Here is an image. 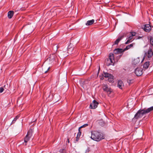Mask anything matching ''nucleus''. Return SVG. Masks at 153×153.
Masks as SVG:
<instances>
[{
    "label": "nucleus",
    "mask_w": 153,
    "mask_h": 153,
    "mask_svg": "<svg viewBox=\"0 0 153 153\" xmlns=\"http://www.w3.org/2000/svg\"><path fill=\"white\" fill-rule=\"evenodd\" d=\"M103 76H104L106 78H109V77H112V75L109 74L107 72H103Z\"/></svg>",
    "instance_id": "a211bd4d"
},
{
    "label": "nucleus",
    "mask_w": 153,
    "mask_h": 153,
    "mask_svg": "<svg viewBox=\"0 0 153 153\" xmlns=\"http://www.w3.org/2000/svg\"><path fill=\"white\" fill-rule=\"evenodd\" d=\"M133 44H131L129 45H127L126 47V48H125L124 49V51H126V50L128 49H129L131 47H133Z\"/></svg>",
    "instance_id": "4be33fe9"
},
{
    "label": "nucleus",
    "mask_w": 153,
    "mask_h": 153,
    "mask_svg": "<svg viewBox=\"0 0 153 153\" xmlns=\"http://www.w3.org/2000/svg\"><path fill=\"white\" fill-rule=\"evenodd\" d=\"M33 131L32 129L30 128L28 131L27 134L26 135H27L28 136L31 138L32 136L33 133Z\"/></svg>",
    "instance_id": "dca6fc26"
},
{
    "label": "nucleus",
    "mask_w": 153,
    "mask_h": 153,
    "mask_svg": "<svg viewBox=\"0 0 153 153\" xmlns=\"http://www.w3.org/2000/svg\"><path fill=\"white\" fill-rule=\"evenodd\" d=\"M153 52L152 51V49L151 48H149L148 50L147 53L146 52L145 53L144 57L143 58V60L145 59V57L147 56L148 58L147 60H150L151 59V57L153 56Z\"/></svg>",
    "instance_id": "7ed1b4c3"
},
{
    "label": "nucleus",
    "mask_w": 153,
    "mask_h": 153,
    "mask_svg": "<svg viewBox=\"0 0 153 153\" xmlns=\"http://www.w3.org/2000/svg\"><path fill=\"white\" fill-rule=\"evenodd\" d=\"M134 82V80L133 79H128L127 80V82L129 85H130L131 83H132Z\"/></svg>",
    "instance_id": "a878e982"
},
{
    "label": "nucleus",
    "mask_w": 153,
    "mask_h": 153,
    "mask_svg": "<svg viewBox=\"0 0 153 153\" xmlns=\"http://www.w3.org/2000/svg\"><path fill=\"white\" fill-rule=\"evenodd\" d=\"M4 88L3 87H1L0 88V93H2L4 91Z\"/></svg>",
    "instance_id": "7c9ffc66"
},
{
    "label": "nucleus",
    "mask_w": 153,
    "mask_h": 153,
    "mask_svg": "<svg viewBox=\"0 0 153 153\" xmlns=\"http://www.w3.org/2000/svg\"><path fill=\"white\" fill-rule=\"evenodd\" d=\"M109 59L108 61H109L110 63H109L108 65H114V54L112 53H110L109 54Z\"/></svg>",
    "instance_id": "39448f33"
},
{
    "label": "nucleus",
    "mask_w": 153,
    "mask_h": 153,
    "mask_svg": "<svg viewBox=\"0 0 153 153\" xmlns=\"http://www.w3.org/2000/svg\"><path fill=\"white\" fill-rule=\"evenodd\" d=\"M145 114L144 109H140L135 115L134 118L136 119H138L142 117Z\"/></svg>",
    "instance_id": "f03ea898"
},
{
    "label": "nucleus",
    "mask_w": 153,
    "mask_h": 153,
    "mask_svg": "<svg viewBox=\"0 0 153 153\" xmlns=\"http://www.w3.org/2000/svg\"><path fill=\"white\" fill-rule=\"evenodd\" d=\"M149 38L151 46H153V37L150 36L149 37Z\"/></svg>",
    "instance_id": "5701e85b"
},
{
    "label": "nucleus",
    "mask_w": 153,
    "mask_h": 153,
    "mask_svg": "<svg viewBox=\"0 0 153 153\" xmlns=\"http://www.w3.org/2000/svg\"><path fill=\"white\" fill-rule=\"evenodd\" d=\"M94 22V19H92L88 21L85 25L87 26L93 24Z\"/></svg>",
    "instance_id": "f3484780"
},
{
    "label": "nucleus",
    "mask_w": 153,
    "mask_h": 153,
    "mask_svg": "<svg viewBox=\"0 0 153 153\" xmlns=\"http://www.w3.org/2000/svg\"><path fill=\"white\" fill-rule=\"evenodd\" d=\"M123 36H121L115 40L114 42V43L113 44V45H117L120 41L124 38Z\"/></svg>",
    "instance_id": "f8f14e48"
},
{
    "label": "nucleus",
    "mask_w": 153,
    "mask_h": 153,
    "mask_svg": "<svg viewBox=\"0 0 153 153\" xmlns=\"http://www.w3.org/2000/svg\"><path fill=\"white\" fill-rule=\"evenodd\" d=\"M103 79V77H101L100 78V79L101 80H102V79Z\"/></svg>",
    "instance_id": "c9c22d12"
},
{
    "label": "nucleus",
    "mask_w": 153,
    "mask_h": 153,
    "mask_svg": "<svg viewBox=\"0 0 153 153\" xmlns=\"http://www.w3.org/2000/svg\"><path fill=\"white\" fill-rule=\"evenodd\" d=\"M88 126V124H84L83 125L81 126H80V127H79V129H80L81 128L85 127H86L87 126Z\"/></svg>",
    "instance_id": "bb28decb"
},
{
    "label": "nucleus",
    "mask_w": 153,
    "mask_h": 153,
    "mask_svg": "<svg viewBox=\"0 0 153 153\" xmlns=\"http://www.w3.org/2000/svg\"><path fill=\"white\" fill-rule=\"evenodd\" d=\"M149 65V61L146 62L143 65V68L144 69H147Z\"/></svg>",
    "instance_id": "2eb2a0df"
},
{
    "label": "nucleus",
    "mask_w": 153,
    "mask_h": 153,
    "mask_svg": "<svg viewBox=\"0 0 153 153\" xmlns=\"http://www.w3.org/2000/svg\"><path fill=\"white\" fill-rule=\"evenodd\" d=\"M135 73L137 76H140L143 74V70L141 68H137L135 71Z\"/></svg>",
    "instance_id": "6e6552de"
},
{
    "label": "nucleus",
    "mask_w": 153,
    "mask_h": 153,
    "mask_svg": "<svg viewBox=\"0 0 153 153\" xmlns=\"http://www.w3.org/2000/svg\"><path fill=\"white\" fill-rule=\"evenodd\" d=\"M79 132L78 133L77 135L79 137H80L81 134V131L80 129H78Z\"/></svg>",
    "instance_id": "c85d7f7f"
},
{
    "label": "nucleus",
    "mask_w": 153,
    "mask_h": 153,
    "mask_svg": "<svg viewBox=\"0 0 153 153\" xmlns=\"http://www.w3.org/2000/svg\"><path fill=\"white\" fill-rule=\"evenodd\" d=\"M104 91L107 93L108 95H109L113 92V90L110 88H109L107 85H105L103 87Z\"/></svg>",
    "instance_id": "20e7f679"
},
{
    "label": "nucleus",
    "mask_w": 153,
    "mask_h": 153,
    "mask_svg": "<svg viewBox=\"0 0 153 153\" xmlns=\"http://www.w3.org/2000/svg\"><path fill=\"white\" fill-rule=\"evenodd\" d=\"M56 56L55 54H52L50 55L49 58H48V60H49L50 61H53L55 59Z\"/></svg>",
    "instance_id": "9b49d317"
},
{
    "label": "nucleus",
    "mask_w": 153,
    "mask_h": 153,
    "mask_svg": "<svg viewBox=\"0 0 153 153\" xmlns=\"http://www.w3.org/2000/svg\"><path fill=\"white\" fill-rule=\"evenodd\" d=\"M59 56L60 58L62 59L66 57L68 55L66 52L61 51L59 53Z\"/></svg>",
    "instance_id": "1a4fd4ad"
},
{
    "label": "nucleus",
    "mask_w": 153,
    "mask_h": 153,
    "mask_svg": "<svg viewBox=\"0 0 153 153\" xmlns=\"http://www.w3.org/2000/svg\"><path fill=\"white\" fill-rule=\"evenodd\" d=\"M91 134V138L94 140L99 141L104 138L102 134L97 131H92Z\"/></svg>",
    "instance_id": "f257e3e1"
},
{
    "label": "nucleus",
    "mask_w": 153,
    "mask_h": 153,
    "mask_svg": "<svg viewBox=\"0 0 153 153\" xmlns=\"http://www.w3.org/2000/svg\"><path fill=\"white\" fill-rule=\"evenodd\" d=\"M19 117V116L18 115L16 116L15 117V118H14L13 120L12 121V122H11V125H12L14 123H15V122H16V120L18 119Z\"/></svg>",
    "instance_id": "b1692460"
},
{
    "label": "nucleus",
    "mask_w": 153,
    "mask_h": 153,
    "mask_svg": "<svg viewBox=\"0 0 153 153\" xmlns=\"http://www.w3.org/2000/svg\"><path fill=\"white\" fill-rule=\"evenodd\" d=\"M133 38L132 37V36H129L128 37V39L127 40V41L125 42V44H128L129 43L131 42H132L131 40Z\"/></svg>",
    "instance_id": "412c9836"
},
{
    "label": "nucleus",
    "mask_w": 153,
    "mask_h": 153,
    "mask_svg": "<svg viewBox=\"0 0 153 153\" xmlns=\"http://www.w3.org/2000/svg\"><path fill=\"white\" fill-rule=\"evenodd\" d=\"M114 76L112 75V77H109L108 78V81L109 82H114V79H113Z\"/></svg>",
    "instance_id": "393cba45"
},
{
    "label": "nucleus",
    "mask_w": 153,
    "mask_h": 153,
    "mask_svg": "<svg viewBox=\"0 0 153 153\" xmlns=\"http://www.w3.org/2000/svg\"><path fill=\"white\" fill-rule=\"evenodd\" d=\"M153 110V106L149 108H148L146 110H145L144 109V111H145V114L148 113L150 112H151V111H152Z\"/></svg>",
    "instance_id": "6ab92c4d"
},
{
    "label": "nucleus",
    "mask_w": 153,
    "mask_h": 153,
    "mask_svg": "<svg viewBox=\"0 0 153 153\" xmlns=\"http://www.w3.org/2000/svg\"><path fill=\"white\" fill-rule=\"evenodd\" d=\"M79 137H79V136H77H77L76 137V141H78L79 140Z\"/></svg>",
    "instance_id": "2f4dec72"
},
{
    "label": "nucleus",
    "mask_w": 153,
    "mask_h": 153,
    "mask_svg": "<svg viewBox=\"0 0 153 153\" xmlns=\"http://www.w3.org/2000/svg\"><path fill=\"white\" fill-rule=\"evenodd\" d=\"M124 51H124V49L121 48L116 49L114 51V53L115 54L123 53Z\"/></svg>",
    "instance_id": "9d476101"
},
{
    "label": "nucleus",
    "mask_w": 153,
    "mask_h": 153,
    "mask_svg": "<svg viewBox=\"0 0 153 153\" xmlns=\"http://www.w3.org/2000/svg\"><path fill=\"white\" fill-rule=\"evenodd\" d=\"M98 104L99 103L97 102L95 100H94L90 104V108L92 109H95L97 107Z\"/></svg>",
    "instance_id": "0eeeda50"
},
{
    "label": "nucleus",
    "mask_w": 153,
    "mask_h": 153,
    "mask_svg": "<svg viewBox=\"0 0 153 153\" xmlns=\"http://www.w3.org/2000/svg\"><path fill=\"white\" fill-rule=\"evenodd\" d=\"M2 153H4L3 152H2Z\"/></svg>",
    "instance_id": "e433bc0d"
},
{
    "label": "nucleus",
    "mask_w": 153,
    "mask_h": 153,
    "mask_svg": "<svg viewBox=\"0 0 153 153\" xmlns=\"http://www.w3.org/2000/svg\"><path fill=\"white\" fill-rule=\"evenodd\" d=\"M50 68V67H49L48 68V69H47V71H44L45 73H47V71H48L49 70V69Z\"/></svg>",
    "instance_id": "f704fd0d"
},
{
    "label": "nucleus",
    "mask_w": 153,
    "mask_h": 153,
    "mask_svg": "<svg viewBox=\"0 0 153 153\" xmlns=\"http://www.w3.org/2000/svg\"><path fill=\"white\" fill-rule=\"evenodd\" d=\"M67 142H68V143H69L70 142L69 138V137H68V138H67Z\"/></svg>",
    "instance_id": "72a5a7b5"
},
{
    "label": "nucleus",
    "mask_w": 153,
    "mask_h": 153,
    "mask_svg": "<svg viewBox=\"0 0 153 153\" xmlns=\"http://www.w3.org/2000/svg\"><path fill=\"white\" fill-rule=\"evenodd\" d=\"M14 14V11H13L10 10L9 11L7 14L8 17L9 19H11L13 16Z\"/></svg>",
    "instance_id": "4468645a"
},
{
    "label": "nucleus",
    "mask_w": 153,
    "mask_h": 153,
    "mask_svg": "<svg viewBox=\"0 0 153 153\" xmlns=\"http://www.w3.org/2000/svg\"><path fill=\"white\" fill-rule=\"evenodd\" d=\"M123 86V83L122 80H119L118 81L117 87L120 89H122V87Z\"/></svg>",
    "instance_id": "ddd939ff"
},
{
    "label": "nucleus",
    "mask_w": 153,
    "mask_h": 153,
    "mask_svg": "<svg viewBox=\"0 0 153 153\" xmlns=\"http://www.w3.org/2000/svg\"><path fill=\"white\" fill-rule=\"evenodd\" d=\"M136 33L135 32H131L130 33V36H132V37L133 38V36H134L135 35Z\"/></svg>",
    "instance_id": "c756f323"
},
{
    "label": "nucleus",
    "mask_w": 153,
    "mask_h": 153,
    "mask_svg": "<svg viewBox=\"0 0 153 153\" xmlns=\"http://www.w3.org/2000/svg\"><path fill=\"white\" fill-rule=\"evenodd\" d=\"M73 50V48H69L68 49V53H70V50Z\"/></svg>",
    "instance_id": "473e14b6"
},
{
    "label": "nucleus",
    "mask_w": 153,
    "mask_h": 153,
    "mask_svg": "<svg viewBox=\"0 0 153 153\" xmlns=\"http://www.w3.org/2000/svg\"><path fill=\"white\" fill-rule=\"evenodd\" d=\"M30 137L27 136V135H26L25 137L24 138V142L25 143V144L24 145H26L27 143L30 140Z\"/></svg>",
    "instance_id": "aec40b11"
},
{
    "label": "nucleus",
    "mask_w": 153,
    "mask_h": 153,
    "mask_svg": "<svg viewBox=\"0 0 153 153\" xmlns=\"http://www.w3.org/2000/svg\"><path fill=\"white\" fill-rule=\"evenodd\" d=\"M59 152L61 153H66V150L64 149H60Z\"/></svg>",
    "instance_id": "cd10ccee"
},
{
    "label": "nucleus",
    "mask_w": 153,
    "mask_h": 153,
    "mask_svg": "<svg viewBox=\"0 0 153 153\" xmlns=\"http://www.w3.org/2000/svg\"><path fill=\"white\" fill-rule=\"evenodd\" d=\"M142 28L146 32H149L152 30L151 27L149 24H146L142 27Z\"/></svg>",
    "instance_id": "423d86ee"
}]
</instances>
